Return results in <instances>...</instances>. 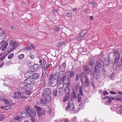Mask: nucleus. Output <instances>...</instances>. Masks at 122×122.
Masks as SVG:
<instances>
[{
  "mask_svg": "<svg viewBox=\"0 0 122 122\" xmlns=\"http://www.w3.org/2000/svg\"><path fill=\"white\" fill-rule=\"evenodd\" d=\"M30 93V90H29V89H28L27 91H26L25 93L20 94L18 92H14L13 97L15 98L26 99L27 98V97L25 96V95H29Z\"/></svg>",
  "mask_w": 122,
  "mask_h": 122,
  "instance_id": "f257e3e1",
  "label": "nucleus"
},
{
  "mask_svg": "<svg viewBox=\"0 0 122 122\" xmlns=\"http://www.w3.org/2000/svg\"><path fill=\"white\" fill-rule=\"evenodd\" d=\"M68 74V76L69 77H67L64 76H63V80L64 82L65 83V81H67V83H69V81L71 80L70 78H73L74 77L75 75V73L73 71V69H71V71H69L67 72Z\"/></svg>",
  "mask_w": 122,
  "mask_h": 122,
  "instance_id": "f03ea898",
  "label": "nucleus"
},
{
  "mask_svg": "<svg viewBox=\"0 0 122 122\" xmlns=\"http://www.w3.org/2000/svg\"><path fill=\"white\" fill-rule=\"evenodd\" d=\"M19 85L20 86L18 89L19 92H18L20 94L25 93L26 91H27L28 89H29V88L27 86V85L25 84L23 82L20 83Z\"/></svg>",
  "mask_w": 122,
  "mask_h": 122,
  "instance_id": "7ed1b4c3",
  "label": "nucleus"
},
{
  "mask_svg": "<svg viewBox=\"0 0 122 122\" xmlns=\"http://www.w3.org/2000/svg\"><path fill=\"white\" fill-rule=\"evenodd\" d=\"M81 82L82 83V86H81L80 87H81V88L82 89V87H84V88L86 87H88L90 84V81H89V79L87 77H86V76L84 77L83 78L81 77Z\"/></svg>",
  "mask_w": 122,
  "mask_h": 122,
  "instance_id": "20e7f679",
  "label": "nucleus"
},
{
  "mask_svg": "<svg viewBox=\"0 0 122 122\" xmlns=\"http://www.w3.org/2000/svg\"><path fill=\"white\" fill-rule=\"evenodd\" d=\"M32 109H31L29 106H25V110L23 112H20V115L24 117H25L29 116L30 113Z\"/></svg>",
  "mask_w": 122,
  "mask_h": 122,
  "instance_id": "39448f33",
  "label": "nucleus"
},
{
  "mask_svg": "<svg viewBox=\"0 0 122 122\" xmlns=\"http://www.w3.org/2000/svg\"><path fill=\"white\" fill-rule=\"evenodd\" d=\"M75 105L74 103L73 102H69L66 108V110L71 112H70L71 113L73 114L75 113Z\"/></svg>",
  "mask_w": 122,
  "mask_h": 122,
  "instance_id": "423d86ee",
  "label": "nucleus"
},
{
  "mask_svg": "<svg viewBox=\"0 0 122 122\" xmlns=\"http://www.w3.org/2000/svg\"><path fill=\"white\" fill-rule=\"evenodd\" d=\"M92 68H95L96 70H99L102 71L104 69V64L102 62H97L95 63V67H93Z\"/></svg>",
  "mask_w": 122,
  "mask_h": 122,
  "instance_id": "0eeeda50",
  "label": "nucleus"
},
{
  "mask_svg": "<svg viewBox=\"0 0 122 122\" xmlns=\"http://www.w3.org/2000/svg\"><path fill=\"white\" fill-rule=\"evenodd\" d=\"M91 72L92 75H93L94 78L97 79H99L100 78V72H98V70H96L95 68H92Z\"/></svg>",
  "mask_w": 122,
  "mask_h": 122,
  "instance_id": "6e6552de",
  "label": "nucleus"
},
{
  "mask_svg": "<svg viewBox=\"0 0 122 122\" xmlns=\"http://www.w3.org/2000/svg\"><path fill=\"white\" fill-rule=\"evenodd\" d=\"M86 30H83L79 34L78 37L77 39V41H79L81 40H82V38L84 36L86 33Z\"/></svg>",
  "mask_w": 122,
  "mask_h": 122,
  "instance_id": "1a4fd4ad",
  "label": "nucleus"
},
{
  "mask_svg": "<svg viewBox=\"0 0 122 122\" xmlns=\"http://www.w3.org/2000/svg\"><path fill=\"white\" fill-rule=\"evenodd\" d=\"M10 45L11 47H12L13 49H15L18 46V43L16 41H14L13 40H11L10 43Z\"/></svg>",
  "mask_w": 122,
  "mask_h": 122,
  "instance_id": "9d476101",
  "label": "nucleus"
},
{
  "mask_svg": "<svg viewBox=\"0 0 122 122\" xmlns=\"http://www.w3.org/2000/svg\"><path fill=\"white\" fill-rule=\"evenodd\" d=\"M79 94L77 95V99L78 102H81V95L83 96V93L82 89L81 88V87H80L79 89Z\"/></svg>",
  "mask_w": 122,
  "mask_h": 122,
  "instance_id": "9b49d317",
  "label": "nucleus"
},
{
  "mask_svg": "<svg viewBox=\"0 0 122 122\" xmlns=\"http://www.w3.org/2000/svg\"><path fill=\"white\" fill-rule=\"evenodd\" d=\"M59 73L57 72L55 73L53 75H51L49 77V79L51 80L52 79L57 80V79L58 78V75Z\"/></svg>",
  "mask_w": 122,
  "mask_h": 122,
  "instance_id": "f8f14e48",
  "label": "nucleus"
},
{
  "mask_svg": "<svg viewBox=\"0 0 122 122\" xmlns=\"http://www.w3.org/2000/svg\"><path fill=\"white\" fill-rule=\"evenodd\" d=\"M8 43L6 41H3L0 43V49L2 51L4 50L7 47Z\"/></svg>",
  "mask_w": 122,
  "mask_h": 122,
  "instance_id": "ddd939ff",
  "label": "nucleus"
},
{
  "mask_svg": "<svg viewBox=\"0 0 122 122\" xmlns=\"http://www.w3.org/2000/svg\"><path fill=\"white\" fill-rule=\"evenodd\" d=\"M46 113V112L45 110L43 108H42L41 110L40 111L38 112L37 114L38 116L40 117L42 115H45Z\"/></svg>",
  "mask_w": 122,
  "mask_h": 122,
  "instance_id": "4468645a",
  "label": "nucleus"
},
{
  "mask_svg": "<svg viewBox=\"0 0 122 122\" xmlns=\"http://www.w3.org/2000/svg\"><path fill=\"white\" fill-rule=\"evenodd\" d=\"M50 80V85L52 87H54L58 83V80L57 79V80H56L53 79L49 80Z\"/></svg>",
  "mask_w": 122,
  "mask_h": 122,
  "instance_id": "2eb2a0df",
  "label": "nucleus"
},
{
  "mask_svg": "<svg viewBox=\"0 0 122 122\" xmlns=\"http://www.w3.org/2000/svg\"><path fill=\"white\" fill-rule=\"evenodd\" d=\"M47 103H50L51 100L52 98L50 95H45L44 97H43Z\"/></svg>",
  "mask_w": 122,
  "mask_h": 122,
  "instance_id": "dca6fc26",
  "label": "nucleus"
},
{
  "mask_svg": "<svg viewBox=\"0 0 122 122\" xmlns=\"http://www.w3.org/2000/svg\"><path fill=\"white\" fill-rule=\"evenodd\" d=\"M51 89L49 87H47L45 89L44 92L46 95H50L51 93Z\"/></svg>",
  "mask_w": 122,
  "mask_h": 122,
  "instance_id": "f3484780",
  "label": "nucleus"
},
{
  "mask_svg": "<svg viewBox=\"0 0 122 122\" xmlns=\"http://www.w3.org/2000/svg\"><path fill=\"white\" fill-rule=\"evenodd\" d=\"M103 99H108V102L109 103H110L112 102V100H114L115 99V98L112 97H109V96H107L103 98Z\"/></svg>",
  "mask_w": 122,
  "mask_h": 122,
  "instance_id": "a211bd4d",
  "label": "nucleus"
},
{
  "mask_svg": "<svg viewBox=\"0 0 122 122\" xmlns=\"http://www.w3.org/2000/svg\"><path fill=\"white\" fill-rule=\"evenodd\" d=\"M115 56L113 53H110L108 56V59L110 60L111 61H113L115 60Z\"/></svg>",
  "mask_w": 122,
  "mask_h": 122,
  "instance_id": "6ab92c4d",
  "label": "nucleus"
},
{
  "mask_svg": "<svg viewBox=\"0 0 122 122\" xmlns=\"http://www.w3.org/2000/svg\"><path fill=\"white\" fill-rule=\"evenodd\" d=\"M95 60L94 58H92L89 60L88 63V65L90 66H92L95 63Z\"/></svg>",
  "mask_w": 122,
  "mask_h": 122,
  "instance_id": "aec40b11",
  "label": "nucleus"
},
{
  "mask_svg": "<svg viewBox=\"0 0 122 122\" xmlns=\"http://www.w3.org/2000/svg\"><path fill=\"white\" fill-rule=\"evenodd\" d=\"M43 63L44 64V71L46 70V69L48 68L50 66H51V65L50 64H49L48 66H47L46 62L45 61H43Z\"/></svg>",
  "mask_w": 122,
  "mask_h": 122,
  "instance_id": "412c9836",
  "label": "nucleus"
},
{
  "mask_svg": "<svg viewBox=\"0 0 122 122\" xmlns=\"http://www.w3.org/2000/svg\"><path fill=\"white\" fill-rule=\"evenodd\" d=\"M66 61H65L64 63H63L62 64L60 65L59 68L60 70H65L66 65Z\"/></svg>",
  "mask_w": 122,
  "mask_h": 122,
  "instance_id": "4be33fe9",
  "label": "nucleus"
},
{
  "mask_svg": "<svg viewBox=\"0 0 122 122\" xmlns=\"http://www.w3.org/2000/svg\"><path fill=\"white\" fill-rule=\"evenodd\" d=\"M71 97L74 99H76L77 98L76 92L74 90H73V92L71 93Z\"/></svg>",
  "mask_w": 122,
  "mask_h": 122,
  "instance_id": "5701e85b",
  "label": "nucleus"
},
{
  "mask_svg": "<svg viewBox=\"0 0 122 122\" xmlns=\"http://www.w3.org/2000/svg\"><path fill=\"white\" fill-rule=\"evenodd\" d=\"M40 102L41 105L44 106H46V103H47V102L45 100V99L43 97L41 98L40 100Z\"/></svg>",
  "mask_w": 122,
  "mask_h": 122,
  "instance_id": "b1692460",
  "label": "nucleus"
},
{
  "mask_svg": "<svg viewBox=\"0 0 122 122\" xmlns=\"http://www.w3.org/2000/svg\"><path fill=\"white\" fill-rule=\"evenodd\" d=\"M39 73H34L32 75V78L33 80H36L39 78Z\"/></svg>",
  "mask_w": 122,
  "mask_h": 122,
  "instance_id": "393cba45",
  "label": "nucleus"
},
{
  "mask_svg": "<svg viewBox=\"0 0 122 122\" xmlns=\"http://www.w3.org/2000/svg\"><path fill=\"white\" fill-rule=\"evenodd\" d=\"M57 87L59 89L62 88L64 86V85L63 83L61 82H59L58 81V83H57Z\"/></svg>",
  "mask_w": 122,
  "mask_h": 122,
  "instance_id": "a878e982",
  "label": "nucleus"
},
{
  "mask_svg": "<svg viewBox=\"0 0 122 122\" xmlns=\"http://www.w3.org/2000/svg\"><path fill=\"white\" fill-rule=\"evenodd\" d=\"M39 65L38 64H35L34 65H33L31 67L32 68V69L35 71L39 69Z\"/></svg>",
  "mask_w": 122,
  "mask_h": 122,
  "instance_id": "bb28decb",
  "label": "nucleus"
},
{
  "mask_svg": "<svg viewBox=\"0 0 122 122\" xmlns=\"http://www.w3.org/2000/svg\"><path fill=\"white\" fill-rule=\"evenodd\" d=\"M30 113L29 116L31 117H34L36 115V112L32 110Z\"/></svg>",
  "mask_w": 122,
  "mask_h": 122,
  "instance_id": "cd10ccee",
  "label": "nucleus"
},
{
  "mask_svg": "<svg viewBox=\"0 0 122 122\" xmlns=\"http://www.w3.org/2000/svg\"><path fill=\"white\" fill-rule=\"evenodd\" d=\"M84 71H86V72L88 74L90 72V69L88 66H85L84 67Z\"/></svg>",
  "mask_w": 122,
  "mask_h": 122,
  "instance_id": "c85d7f7f",
  "label": "nucleus"
},
{
  "mask_svg": "<svg viewBox=\"0 0 122 122\" xmlns=\"http://www.w3.org/2000/svg\"><path fill=\"white\" fill-rule=\"evenodd\" d=\"M120 57V54H119V56H117L115 57V63H117L119 61Z\"/></svg>",
  "mask_w": 122,
  "mask_h": 122,
  "instance_id": "c756f323",
  "label": "nucleus"
},
{
  "mask_svg": "<svg viewBox=\"0 0 122 122\" xmlns=\"http://www.w3.org/2000/svg\"><path fill=\"white\" fill-rule=\"evenodd\" d=\"M58 91L56 89H55L53 90L52 94L54 97L57 96V95Z\"/></svg>",
  "mask_w": 122,
  "mask_h": 122,
  "instance_id": "7c9ffc66",
  "label": "nucleus"
},
{
  "mask_svg": "<svg viewBox=\"0 0 122 122\" xmlns=\"http://www.w3.org/2000/svg\"><path fill=\"white\" fill-rule=\"evenodd\" d=\"M61 71L60 72L59 74L58 75L59 76H63L65 73V71L64 70H60Z\"/></svg>",
  "mask_w": 122,
  "mask_h": 122,
  "instance_id": "2f4dec72",
  "label": "nucleus"
},
{
  "mask_svg": "<svg viewBox=\"0 0 122 122\" xmlns=\"http://www.w3.org/2000/svg\"><path fill=\"white\" fill-rule=\"evenodd\" d=\"M32 68L31 67H30L29 69V70H28L27 71V72H28V73L30 74L31 75L32 73L34 71V70L32 69Z\"/></svg>",
  "mask_w": 122,
  "mask_h": 122,
  "instance_id": "473e14b6",
  "label": "nucleus"
},
{
  "mask_svg": "<svg viewBox=\"0 0 122 122\" xmlns=\"http://www.w3.org/2000/svg\"><path fill=\"white\" fill-rule=\"evenodd\" d=\"M29 85L33 84L34 83V81L33 78L31 77L29 78Z\"/></svg>",
  "mask_w": 122,
  "mask_h": 122,
  "instance_id": "72a5a7b5",
  "label": "nucleus"
},
{
  "mask_svg": "<svg viewBox=\"0 0 122 122\" xmlns=\"http://www.w3.org/2000/svg\"><path fill=\"white\" fill-rule=\"evenodd\" d=\"M24 75L27 78H30L31 76L30 74L27 71L25 73Z\"/></svg>",
  "mask_w": 122,
  "mask_h": 122,
  "instance_id": "f704fd0d",
  "label": "nucleus"
},
{
  "mask_svg": "<svg viewBox=\"0 0 122 122\" xmlns=\"http://www.w3.org/2000/svg\"><path fill=\"white\" fill-rule=\"evenodd\" d=\"M111 61L109 59H108V60H105L104 61V63L106 65H109Z\"/></svg>",
  "mask_w": 122,
  "mask_h": 122,
  "instance_id": "c9c22d12",
  "label": "nucleus"
},
{
  "mask_svg": "<svg viewBox=\"0 0 122 122\" xmlns=\"http://www.w3.org/2000/svg\"><path fill=\"white\" fill-rule=\"evenodd\" d=\"M34 107L35 108L37 111V112L40 111L41 109L40 107L36 105Z\"/></svg>",
  "mask_w": 122,
  "mask_h": 122,
  "instance_id": "e433bc0d",
  "label": "nucleus"
},
{
  "mask_svg": "<svg viewBox=\"0 0 122 122\" xmlns=\"http://www.w3.org/2000/svg\"><path fill=\"white\" fill-rule=\"evenodd\" d=\"M24 57V55L23 54H21L19 55L18 56V58L20 60L23 59Z\"/></svg>",
  "mask_w": 122,
  "mask_h": 122,
  "instance_id": "4c0bfd02",
  "label": "nucleus"
},
{
  "mask_svg": "<svg viewBox=\"0 0 122 122\" xmlns=\"http://www.w3.org/2000/svg\"><path fill=\"white\" fill-rule=\"evenodd\" d=\"M2 101L4 103H5L6 104H9V101L5 99H2Z\"/></svg>",
  "mask_w": 122,
  "mask_h": 122,
  "instance_id": "58836bf2",
  "label": "nucleus"
},
{
  "mask_svg": "<svg viewBox=\"0 0 122 122\" xmlns=\"http://www.w3.org/2000/svg\"><path fill=\"white\" fill-rule=\"evenodd\" d=\"M54 28L55 30L56 31L59 32L60 31V28L57 26H54Z\"/></svg>",
  "mask_w": 122,
  "mask_h": 122,
  "instance_id": "ea45409f",
  "label": "nucleus"
},
{
  "mask_svg": "<svg viewBox=\"0 0 122 122\" xmlns=\"http://www.w3.org/2000/svg\"><path fill=\"white\" fill-rule=\"evenodd\" d=\"M83 71L82 73L80 75V79H81V78L83 77H84L85 76L86 77H87L86 75H85L86 73L84 71Z\"/></svg>",
  "mask_w": 122,
  "mask_h": 122,
  "instance_id": "a19ab883",
  "label": "nucleus"
},
{
  "mask_svg": "<svg viewBox=\"0 0 122 122\" xmlns=\"http://www.w3.org/2000/svg\"><path fill=\"white\" fill-rule=\"evenodd\" d=\"M69 97L68 96H66L63 98V101L64 102H66L69 99Z\"/></svg>",
  "mask_w": 122,
  "mask_h": 122,
  "instance_id": "79ce46f5",
  "label": "nucleus"
},
{
  "mask_svg": "<svg viewBox=\"0 0 122 122\" xmlns=\"http://www.w3.org/2000/svg\"><path fill=\"white\" fill-rule=\"evenodd\" d=\"M114 51V54L115 55H117V56H119V54H120V53H119V51L115 49Z\"/></svg>",
  "mask_w": 122,
  "mask_h": 122,
  "instance_id": "37998d69",
  "label": "nucleus"
},
{
  "mask_svg": "<svg viewBox=\"0 0 122 122\" xmlns=\"http://www.w3.org/2000/svg\"><path fill=\"white\" fill-rule=\"evenodd\" d=\"M29 78H27L26 79H25V80H24V83H25V84H28L29 85Z\"/></svg>",
  "mask_w": 122,
  "mask_h": 122,
  "instance_id": "c03bdc74",
  "label": "nucleus"
},
{
  "mask_svg": "<svg viewBox=\"0 0 122 122\" xmlns=\"http://www.w3.org/2000/svg\"><path fill=\"white\" fill-rule=\"evenodd\" d=\"M14 54V53H12L9 54L8 56V58L9 59H11L13 56Z\"/></svg>",
  "mask_w": 122,
  "mask_h": 122,
  "instance_id": "a18cd8bd",
  "label": "nucleus"
},
{
  "mask_svg": "<svg viewBox=\"0 0 122 122\" xmlns=\"http://www.w3.org/2000/svg\"><path fill=\"white\" fill-rule=\"evenodd\" d=\"M21 117L20 116H16L14 117V119L15 120H16L18 121L20 119H21Z\"/></svg>",
  "mask_w": 122,
  "mask_h": 122,
  "instance_id": "49530a36",
  "label": "nucleus"
},
{
  "mask_svg": "<svg viewBox=\"0 0 122 122\" xmlns=\"http://www.w3.org/2000/svg\"><path fill=\"white\" fill-rule=\"evenodd\" d=\"M14 50L12 48H9L7 50V51L8 53H10L12 52Z\"/></svg>",
  "mask_w": 122,
  "mask_h": 122,
  "instance_id": "de8ad7c7",
  "label": "nucleus"
},
{
  "mask_svg": "<svg viewBox=\"0 0 122 122\" xmlns=\"http://www.w3.org/2000/svg\"><path fill=\"white\" fill-rule=\"evenodd\" d=\"M117 97L118 98L116 99V100L117 101L120 99V98H122V95H118L117 96Z\"/></svg>",
  "mask_w": 122,
  "mask_h": 122,
  "instance_id": "09e8293b",
  "label": "nucleus"
},
{
  "mask_svg": "<svg viewBox=\"0 0 122 122\" xmlns=\"http://www.w3.org/2000/svg\"><path fill=\"white\" fill-rule=\"evenodd\" d=\"M10 106L9 105H6L5 107V109L6 110H7L10 109Z\"/></svg>",
  "mask_w": 122,
  "mask_h": 122,
  "instance_id": "8fccbe9b",
  "label": "nucleus"
},
{
  "mask_svg": "<svg viewBox=\"0 0 122 122\" xmlns=\"http://www.w3.org/2000/svg\"><path fill=\"white\" fill-rule=\"evenodd\" d=\"M28 46L29 47H31L33 49L35 48V46L31 43H29Z\"/></svg>",
  "mask_w": 122,
  "mask_h": 122,
  "instance_id": "3c124183",
  "label": "nucleus"
},
{
  "mask_svg": "<svg viewBox=\"0 0 122 122\" xmlns=\"http://www.w3.org/2000/svg\"><path fill=\"white\" fill-rule=\"evenodd\" d=\"M109 94V93L106 91H104L103 93V95L104 96H105Z\"/></svg>",
  "mask_w": 122,
  "mask_h": 122,
  "instance_id": "603ef678",
  "label": "nucleus"
},
{
  "mask_svg": "<svg viewBox=\"0 0 122 122\" xmlns=\"http://www.w3.org/2000/svg\"><path fill=\"white\" fill-rule=\"evenodd\" d=\"M66 16L67 17H71L72 15V14L69 12H68L66 13Z\"/></svg>",
  "mask_w": 122,
  "mask_h": 122,
  "instance_id": "864d4df0",
  "label": "nucleus"
},
{
  "mask_svg": "<svg viewBox=\"0 0 122 122\" xmlns=\"http://www.w3.org/2000/svg\"><path fill=\"white\" fill-rule=\"evenodd\" d=\"M80 87V85L79 84H77L75 86V88L76 90L77 91L78 90L79 88Z\"/></svg>",
  "mask_w": 122,
  "mask_h": 122,
  "instance_id": "5fc2aeb1",
  "label": "nucleus"
},
{
  "mask_svg": "<svg viewBox=\"0 0 122 122\" xmlns=\"http://www.w3.org/2000/svg\"><path fill=\"white\" fill-rule=\"evenodd\" d=\"M79 76L78 74H77L76 75V78L75 79L76 81H78L79 80Z\"/></svg>",
  "mask_w": 122,
  "mask_h": 122,
  "instance_id": "6e6d98bb",
  "label": "nucleus"
},
{
  "mask_svg": "<svg viewBox=\"0 0 122 122\" xmlns=\"http://www.w3.org/2000/svg\"><path fill=\"white\" fill-rule=\"evenodd\" d=\"M90 4H92V6L93 7H95L96 6V5L95 2L93 1L91 2L90 3Z\"/></svg>",
  "mask_w": 122,
  "mask_h": 122,
  "instance_id": "4d7b16f0",
  "label": "nucleus"
},
{
  "mask_svg": "<svg viewBox=\"0 0 122 122\" xmlns=\"http://www.w3.org/2000/svg\"><path fill=\"white\" fill-rule=\"evenodd\" d=\"M63 45V43L62 42H60L58 44L57 46H61Z\"/></svg>",
  "mask_w": 122,
  "mask_h": 122,
  "instance_id": "13d9d810",
  "label": "nucleus"
},
{
  "mask_svg": "<svg viewBox=\"0 0 122 122\" xmlns=\"http://www.w3.org/2000/svg\"><path fill=\"white\" fill-rule=\"evenodd\" d=\"M30 120L32 122H35L36 121L35 118L33 117H31Z\"/></svg>",
  "mask_w": 122,
  "mask_h": 122,
  "instance_id": "bf43d9fd",
  "label": "nucleus"
},
{
  "mask_svg": "<svg viewBox=\"0 0 122 122\" xmlns=\"http://www.w3.org/2000/svg\"><path fill=\"white\" fill-rule=\"evenodd\" d=\"M4 117V116L3 114L1 115V117H0V120H2L4 119L3 118Z\"/></svg>",
  "mask_w": 122,
  "mask_h": 122,
  "instance_id": "052dcab7",
  "label": "nucleus"
},
{
  "mask_svg": "<svg viewBox=\"0 0 122 122\" xmlns=\"http://www.w3.org/2000/svg\"><path fill=\"white\" fill-rule=\"evenodd\" d=\"M39 69H41L43 68L42 64H41L39 65Z\"/></svg>",
  "mask_w": 122,
  "mask_h": 122,
  "instance_id": "680f3d73",
  "label": "nucleus"
},
{
  "mask_svg": "<svg viewBox=\"0 0 122 122\" xmlns=\"http://www.w3.org/2000/svg\"><path fill=\"white\" fill-rule=\"evenodd\" d=\"M46 74V72H43L42 73V75H41V77H43L45 76Z\"/></svg>",
  "mask_w": 122,
  "mask_h": 122,
  "instance_id": "e2e57ef3",
  "label": "nucleus"
},
{
  "mask_svg": "<svg viewBox=\"0 0 122 122\" xmlns=\"http://www.w3.org/2000/svg\"><path fill=\"white\" fill-rule=\"evenodd\" d=\"M114 76L112 73L110 76V78L112 79H113L114 78Z\"/></svg>",
  "mask_w": 122,
  "mask_h": 122,
  "instance_id": "0e129e2a",
  "label": "nucleus"
},
{
  "mask_svg": "<svg viewBox=\"0 0 122 122\" xmlns=\"http://www.w3.org/2000/svg\"><path fill=\"white\" fill-rule=\"evenodd\" d=\"M110 93L111 94H117L116 93V92L112 91H111L110 92Z\"/></svg>",
  "mask_w": 122,
  "mask_h": 122,
  "instance_id": "69168bd1",
  "label": "nucleus"
},
{
  "mask_svg": "<svg viewBox=\"0 0 122 122\" xmlns=\"http://www.w3.org/2000/svg\"><path fill=\"white\" fill-rule=\"evenodd\" d=\"M93 18V16H89V18L90 19V20H92Z\"/></svg>",
  "mask_w": 122,
  "mask_h": 122,
  "instance_id": "338daca9",
  "label": "nucleus"
},
{
  "mask_svg": "<svg viewBox=\"0 0 122 122\" xmlns=\"http://www.w3.org/2000/svg\"><path fill=\"white\" fill-rule=\"evenodd\" d=\"M84 121L85 122H89V120L87 119V118H86L84 120Z\"/></svg>",
  "mask_w": 122,
  "mask_h": 122,
  "instance_id": "774afa93",
  "label": "nucleus"
}]
</instances>
